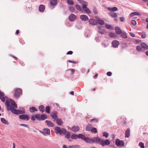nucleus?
I'll use <instances>...</instances> for the list:
<instances>
[{
  "label": "nucleus",
  "instance_id": "f257e3e1",
  "mask_svg": "<svg viewBox=\"0 0 148 148\" xmlns=\"http://www.w3.org/2000/svg\"><path fill=\"white\" fill-rule=\"evenodd\" d=\"M10 103L8 100L5 101V105L8 111L10 110L13 113L16 115L24 114L25 113V111L24 110H16L15 109V108H17L16 104L12 99H10Z\"/></svg>",
  "mask_w": 148,
  "mask_h": 148
},
{
  "label": "nucleus",
  "instance_id": "f03ea898",
  "mask_svg": "<svg viewBox=\"0 0 148 148\" xmlns=\"http://www.w3.org/2000/svg\"><path fill=\"white\" fill-rule=\"evenodd\" d=\"M95 138V142L99 143L102 146H104L105 145H108L110 144V140L108 139L104 140L98 137H96Z\"/></svg>",
  "mask_w": 148,
  "mask_h": 148
},
{
  "label": "nucleus",
  "instance_id": "7ed1b4c3",
  "mask_svg": "<svg viewBox=\"0 0 148 148\" xmlns=\"http://www.w3.org/2000/svg\"><path fill=\"white\" fill-rule=\"evenodd\" d=\"M54 130L56 134H59L61 136H63L65 134L66 132V130L65 129L63 128L61 129L60 127L58 126L55 127Z\"/></svg>",
  "mask_w": 148,
  "mask_h": 148
},
{
  "label": "nucleus",
  "instance_id": "20e7f679",
  "mask_svg": "<svg viewBox=\"0 0 148 148\" xmlns=\"http://www.w3.org/2000/svg\"><path fill=\"white\" fill-rule=\"evenodd\" d=\"M22 90L20 88H16L14 91L13 96L16 98L18 99L22 94Z\"/></svg>",
  "mask_w": 148,
  "mask_h": 148
},
{
  "label": "nucleus",
  "instance_id": "39448f33",
  "mask_svg": "<svg viewBox=\"0 0 148 148\" xmlns=\"http://www.w3.org/2000/svg\"><path fill=\"white\" fill-rule=\"evenodd\" d=\"M88 5V3H84V5L82 6V8L85 12L88 14H90L91 13L90 10L87 7Z\"/></svg>",
  "mask_w": 148,
  "mask_h": 148
},
{
  "label": "nucleus",
  "instance_id": "423d86ee",
  "mask_svg": "<svg viewBox=\"0 0 148 148\" xmlns=\"http://www.w3.org/2000/svg\"><path fill=\"white\" fill-rule=\"evenodd\" d=\"M95 137L93 139L91 138L88 137H86L85 138L84 141L87 143H92L95 142Z\"/></svg>",
  "mask_w": 148,
  "mask_h": 148
},
{
  "label": "nucleus",
  "instance_id": "0eeeda50",
  "mask_svg": "<svg viewBox=\"0 0 148 148\" xmlns=\"http://www.w3.org/2000/svg\"><path fill=\"white\" fill-rule=\"evenodd\" d=\"M115 144L117 146L122 147L124 145V143L122 140L117 139L116 140Z\"/></svg>",
  "mask_w": 148,
  "mask_h": 148
},
{
  "label": "nucleus",
  "instance_id": "6e6552de",
  "mask_svg": "<svg viewBox=\"0 0 148 148\" xmlns=\"http://www.w3.org/2000/svg\"><path fill=\"white\" fill-rule=\"evenodd\" d=\"M19 118L21 120H25L27 121L29 120V117L27 114H23L19 116Z\"/></svg>",
  "mask_w": 148,
  "mask_h": 148
},
{
  "label": "nucleus",
  "instance_id": "1a4fd4ad",
  "mask_svg": "<svg viewBox=\"0 0 148 148\" xmlns=\"http://www.w3.org/2000/svg\"><path fill=\"white\" fill-rule=\"evenodd\" d=\"M51 116L52 118L54 119V121H55L56 119H58L57 112L56 111H53L52 113L51 114Z\"/></svg>",
  "mask_w": 148,
  "mask_h": 148
},
{
  "label": "nucleus",
  "instance_id": "9d476101",
  "mask_svg": "<svg viewBox=\"0 0 148 148\" xmlns=\"http://www.w3.org/2000/svg\"><path fill=\"white\" fill-rule=\"evenodd\" d=\"M119 45V41L116 40H113L112 43V47L115 48L117 47Z\"/></svg>",
  "mask_w": 148,
  "mask_h": 148
},
{
  "label": "nucleus",
  "instance_id": "9b49d317",
  "mask_svg": "<svg viewBox=\"0 0 148 148\" xmlns=\"http://www.w3.org/2000/svg\"><path fill=\"white\" fill-rule=\"evenodd\" d=\"M76 16L73 14H71L69 17V20L71 21H73L76 19Z\"/></svg>",
  "mask_w": 148,
  "mask_h": 148
},
{
  "label": "nucleus",
  "instance_id": "f8f14e48",
  "mask_svg": "<svg viewBox=\"0 0 148 148\" xmlns=\"http://www.w3.org/2000/svg\"><path fill=\"white\" fill-rule=\"evenodd\" d=\"M98 28V32L101 34H104L106 32L105 29L103 28V27L101 26L97 27Z\"/></svg>",
  "mask_w": 148,
  "mask_h": 148
},
{
  "label": "nucleus",
  "instance_id": "ddd939ff",
  "mask_svg": "<svg viewBox=\"0 0 148 148\" xmlns=\"http://www.w3.org/2000/svg\"><path fill=\"white\" fill-rule=\"evenodd\" d=\"M89 23L92 25H95L97 24V21L94 19H90L89 20Z\"/></svg>",
  "mask_w": 148,
  "mask_h": 148
},
{
  "label": "nucleus",
  "instance_id": "4468645a",
  "mask_svg": "<svg viewBox=\"0 0 148 148\" xmlns=\"http://www.w3.org/2000/svg\"><path fill=\"white\" fill-rule=\"evenodd\" d=\"M47 125L49 127H53L54 126V124L51 121L46 120L45 121Z\"/></svg>",
  "mask_w": 148,
  "mask_h": 148
},
{
  "label": "nucleus",
  "instance_id": "2eb2a0df",
  "mask_svg": "<svg viewBox=\"0 0 148 148\" xmlns=\"http://www.w3.org/2000/svg\"><path fill=\"white\" fill-rule=\"evenodd\" d=\"M115 30L116 33L117 34H120L122 33V31L120 28L119 27H116L115 28Z\"/></svg>",
  "mask_w": 148,
  "mask_h": 148
},
{
  "label": "nucleus",
  "instance_id": "dca6fc26",
  "mask_svg": "<svg viewBox=\"0 0 148 148\" xmlns=\"http://www.w3.org/2000/svg\"><path fill=\"white\" fill-rule=\"evenodd\" d=\"M80 18L82 20L84 21H87L88 20V16L85 15H81L80 16Z\"/></svg>",
  "mask_w": 148,
  "mask_h": 148
},
{
  "label": "nucleus",
  "instance_id": "f3484780",
  "mask_svg": "<svg viewBox=\"0 0 148 148\" xmlns=\"http://www.w3.org/2000/svg\"><path fill=\"white\" fill-rule=\"evenodd\" d=\"M50 3L51 5L55 6L58 3L57 0H50Z\"/></svg>",
  "mask_w": 148,
  "mask_h": 148
},
{
  "label": "nucleus",
  "instance_id": "a211bd4d",
  "mask_svg": "<svg viewBox=\"0 0 148 148\" xmlns=\"http://www.w3.org/2000/svg\"><path fill=\"white\" fill-rule=\"evenodd\" d=\"M75 70L74 69H70L67 70L66 71V73H70V76H73V74L74 73Z\"/></svg>",
  "mask_w": 148,
  "mask_h": 148
},
{
  "label": "nucleus",
  "instance_id": "6ab92c4d",
  "mask_svg": "<svg viewBox=\"0 0 148 148\" xmlns=\"http://www.w3.org/2000/svg\"><path fill=\"white\" fill-rule=\"evenodd\" d=\"M56 123L59 126H61L63 124V121L60 118H58L56 121Z\"/></svg>",
  "mask_w": 148,
  "mask_h": 148
},
{
  "label": "nucleus",
  "instance_id": "aec40b11",
  "mask_svg": "<svg viewBox=\"0 0 148 148\" xmlns=\"http://www.w3.org/2000/svg\"><path fill=\"white\" fill-rule=\"evenodd\" d=\"M130 136V130L129 128L127 129L125 131V136L126 138H129Z\"/></svg>",
  "mask_w": 148,
  "mask_h": 148
},
{
  "label": "nucleus",
  "instance_id": "412c9836",
  "mask_svg": "<svg viewBox=\"0 0 148 148\" xmlns=\"http://www.w3.org/2000/svg\"><path fill=\"white\" fill-rule=\"evenodd\" d=\"M71 130L73 132H77L79 130V128L78 126H73L71 128Z\"/></svg>",
  "mask_w": 148,
  "mask_h": 148
},
{
  "label": "nucleus",
  "instance_id": "4be33fe9",
  "mask_svg": "<svg viewBox=\"0 0 148 148\" xmlns=\"http://www.w3.org/2000/svg\"><path fill=\"white\" fill-rule=\"evenodd\" d=\"M5 94L3 92L0 95V99L3 102H4L5 101Z\"/></svg>",
  "mask_w": 148,
  "mask_h": 148
},
{
  "label": "nucleus",
  "instance_id": "5701e85b",
  "mask_svg": "<svg viewBox=\"0 0 148 148\" xmlns=\"http://www.w3.org/2000/svg\"><path fill=\"white\" fill-rule=\"evenodd\" d=\"M39 11L41 12H43L45 10V6L44 5H41L38 8Z\"/></svg>",
  "mask_w": 148,
  "mask_h": 148
},
{
  "label": "nucleus",
  "instance_id": "b1692460",
  "mask_svg": "<svg viewBox=\"0 0 148 148\" xmlns=\"http://www.w3.org/2000/svg\"><path fill=\"white\" fill-rule=\"evenodd\" d=\"M107 9L109 11L112 12H113L114 11H116L118 10L117 8L115 7H113L112 8L108 7Z\"/></svg>",
  "mask_w": 148,
  "mask_h": 148
},
{
  "label": "nucleus",
  "instance_id": "393cba45",
  "mask_svg": "<svg viewBox=\"0 0 148 148\" xmlns=\"http://www.w3.org/2000/svg\"><path fill=\"white\" fill-rule=\"evenodd\" d=\"M121 36L122 38L124 39H126L127 38V36L126 33L124 31L122 32Z\"/></svg>",
  "mask_w": 148,
  "mask_h": 148
},
{
  "label": "nucleus",
  "instance_id": "a878e982",
  "mask_svg": "<svg viewBox=\"0 0 148 148\" xmlns=\"http://www.w3.org/2000/svg\"><path fill=\"white\" fill-rule=\"evenodd\" d=\"M140 45L143 49L144 48L147 50L148 49V45H147L144 42L141 43Z\"/></svg>",
  "mask_w": 148,
  "mask_h": 148
},
{
  "label": "nucleus",
  "instance_id": "bb28decb",
  "mask_svg": "<svg viewBox=\"0 0 148 148\" xmlns=\"http://www.w3.org/2000/svg\"><path fill=\"white\" fill-rule=\"evenodd\" d=\"M29 111L31 113L34 112L35 111H37V109L34 107H31L29 108Z\"/></svg>",
  "mask_w": 148,
  "mask_h": 148
},
{
  "label": "nucleus",
  "instance_id": "cd10ccee",
  "mask_svg": "<svg viewBox=\"0 0 148 148\" xmlns=\"http://www.w3.org/2000/svg\"><path fill=\"white\" fill-rule=\"evenodd\" d=\"M1 120L2 123L5 125H8L9 124V122L4 118H1Z\"/></svg>",
  "mask_w": 148,
  "mask_h": 148
},
{
  "label": "nucleus",
  "instance_id": "c85d7f7f",
  "mask_svg": "<svg viewBox=\"0 0 148 148\" xmlns=\"http://www.w3.org/2000/svg\"><path fill=\"white\" fill-rule=\"evenodd\" d=\"M97 23H99L100 25H103L104 24V21L103 20L101 19L100 18H98L97 19Z\"/></svg>",
  "mask_w": 148,
  "mask_h": 148
},
{
  "label": "nucleus",
  "instance_id": "c756f323",
  "mask_svg": "<svg viewBox=\"0 0 148 148\" xmlns=\"http://www.w3.org/2000/svg\"><path fill=\"white\" fill-rule=\"evenodd\" d=\"M78 138L80 139H81L82 140H84L85 138H86V137L83 134H79L78 135Z\"/></svg>",
  "mask_w": 148,
  "mask_h": 148
},
{
  "label": "nucleus",
  "instance_id": "7c9ffc66",
  "mask_svg": "<svg viewBox=\"0 0 148 148\" xmlns=\"http://www.w3.org/2000/svg\"><path fill=\"white\" fill-rule=\"evenodd\" d=\"M43 130L46 135V134L49 135L50 134V130L49 129L47 128H44L43 129Z\"/></svg>",
  "mask_w": 148,
  "mask_h": 148
},
{
  "label": "nucleus",
  "instance_id": "2f4dec72",
  "mask_svg": "<svg viewBox=\"0 0 148 148\" xmlns=\"http://www.w3.org/2000/svg\"><path fill=\"white\" fill-rule=\"evenodd\" d=\"M39 110L42 112H44L45 111V109L44 106L42 105H40L39 107Z\"/></svg>",
  "mask_w": 148,
  "mask_h": 148
},
{
  "label": "nucleus",
  "instance_id": "473e14b6",
  "mask_svg": "<svg viewBox=\"0 0 148 148\" xmlns=\"http://www.w3.org/2000/svg\"><path fill=\"white\" fill-rule=\"evenodd\" d=\"M133 15L140 16L141 14L138 12H134L131 13L130 14V16H132Z\"/></svg>",
  "mask_w": 148,
  "mask_h": 148
},
{
  "label": "nucleus",
  "instance_id": "72a5a7b5",
  "mask_svg": "<svg viewBox=\"0 0 148 148\" xmlns=\"http://www.w3.org/2000/svg\"><path fill=\"white\" fill-rule=\"evenodd\" d=\"M109 14L110 16L113 18H116L117 16V14L115 12H111Z\"/></svg>",
  "mask_w": 148,
  "mask_h": 148
},
{
  "label": "nucleus",
  "instance_id": "f704fd0d",
  "mask_svg": "<svg viewBox=\"0 0 148 148\" xmlns=\"http://www.w3.org/2000/svg\"><path fill=\"white\" fill-rule=\"evenodd\" d=\"M47 116L44 114H42L40 116V120H44L45 119H47Z\"/></svg>",
  "mask_w": 148,
  "mask_h": 148
},
{
  "label": "nucleus",
  "instance_id": "c9c22d12",
  "mask_svg": "<svg viewBox=\"0 0 148 148\" xmlns=\"http://www.w3.org/2000/svg\"><path fill=\"white\" fill-rule=\"evenodd\" d=\"M65 134V137L67 139L69 138L71 136L70 132L69 131H66V133Z\"/></svg>",
  "mask_w": 148,
  "mask_h": 148
},
{
  "label": "nucleus",
  "instance_id": "e433bc0d",
  "mask_svg": "<svg viewBox=\"0 0 148 148\" xmlns=\"http://www.w3.org/2000/svg\"><path fill=\"white\" fill-rule=\"evenodd\" d=\"M50 108L49 106H47L45 107L46 112L48 114L50 113Z\"/></svg>",
  "mask_w": 148,
  "mask_h": 148
},
{
  "label": "nucleus",
  "instance_id": "4c0bfd02",
  "mask_svg": "<svg viewBox=\"0 0 148 148\" xmlns=\"http://www.w3.org/2000/svg\"><path fill=\"white\" fill-rule=\"evenodd\" d=\"M71 137L72 139H76L78 138V135L75 134H73L71 135Z\"/></svg>",
  "mask_w": 148,
  "mask_h": 148
},
{
  "label": "nucleus",
  "instance_id": "58836bf2",
  "mask_svg": "<svg viewBox=\"0 0 148 148\" xmlns=\"http://www.w3.org/2000/svg\"><path fill=\"white\" fill-rule=\"evenodd\" d=\"M105 27L106 28L108 29H113V28L112 27V26L110 25L109 24H106L105 25Z\"/></svg>",
  "mask_w": 148,
  "mask_h": 148
},
{
  "label": "nucleus",
  "instance_id": "ea45409f",
  "mask_svg": "<svg viewBox=\"0 0 148 148\" xmlns=\"http://www.w3.org/2000/svg\"><path fill=\"white\" fill-rule=\"evenodd\" d=\"M92 126L90 124H88L86 126V130L87 131H90L91 130L90 128Z\"/></svg>",
  "mask_w": 148,
  "mask_h": 148
},
{
  "label": "nucleus",
  "instance_id": "a19ab883",
  "mask_svg": "<svg viewBox=\"0 0 148 148\" xmlns=\"http://www.w3.org/2000/svg\"><path fill=\"white\" fill-rule=\"evenodd\" d=\"M109 36L111 38H114L116 37V34L112 32H110L109 33Z\"/></svg>",
  "mask_w": 148,
  "mask_h": 148
},
{
  "label": "nucleus",
  "instance_id": "79ce46f5",
  "mask_svg": "<svg viewBox=\"0 0 148 148\" xmlns=\"http://www.w3.org/2000/svg\"><path fill=\"white\" fill-rule=\"evenodd\" d=\"M109 135V133L106 132H103V136L105 137L106 138H107Z\"/></svg>",
  "mask_w": 148,
  "mask_h": 148
},
{
  "label": "nucleus",
  "instance_id": "37998d69",
  "mask_svg": "<svg viewBox=\"0 0 148 148\" xmlns=\"http://www.w3.org/2000/svg\"><path fill=\"white\" fill-rule=\"evenodd\" d=\"M91 133H96L97 132V130L95 127H93L90 131Z\"/></svg>",
  "mask_w": 148,
  "mask_h": 148
},
{
  "label": "nucleus",
  "instance_id": "c03bdc74",
  "mask_svg": "<svg viewBox=\"0 0 148 148\" xmlns=\"http://www.w3.org/2000/svg\"><path fill=\"white\" fill-rule=\"evenodd\" d=\"M136 49L139 51H142L143 50V49L141 46H137Z\"/></svg>",
  "mask_w": 148,
  "mask_h": 148
},
{
  "label": "nucleus",
  "instance_id": "a18cd8bd",
  "mask_svg": "<svg viewBox=\"0 0 148 148\" xmlns=\"http://www.w3.org/2000/svg\"><path fill=\"white\" fill-rule=\"evenodd\" d=\"M75 7L76 8L77 10L80 11H81L82 10V8L80 5L78 4H76L75 5Z\"/></svg>",
  "mask_w": 148,
  "mask_h": 148
},
{
  "label": "nucleus",
  "instance_id": "49530a36",
  "mask_svg": "<svg viewBox=\"0 0 148 148\" xmlns=\"http://www.w3.org/2000/svg\"><path fill=\"white\" fill-rule=\"evenodd\" d=\"M80 147L77 145H74L70 146H69V148H79Z\"/></svg>",
  "mask_w": 148,
  "mask_h": 148
},
{
  "label": "nucleus",
  "instance_id": "de8ad7c7",
  "mask_svg": "<svg viewBox=\"0 0 148 148\" xmlns=\"http://www.w3.org/2000/svg\"><path fill=\"white\" fill-rule=\"evenodd\" d=\"M69 10L70 11L72 12H74L75 10L74 8L72 6H69Z\"/></svg>",
  "mask_w": 148,
  "mask_h": 148
},
{
  "label": "nucleus",
  "instance_id": "09e8293b",
  "mask_svg": "<svg viewBox=\"0 0 148 148\" xmlns=\"http://www.w3.org/2000/svg\"><path fill=\"white\" fill-rule=\"evenodd\" d=\"M77 1L82 6L84 5V3H87V2L84 1L83 0H77Z\"/></svg>",
  "mask_w": 148,
  "mask_h": 148
},
{
  "label": "nucleus",
  "instance_id": "8fccbe9b",
  "mask_svg": "<svg viewBox=\"0 0 148 148\" xmlns=\"http://www.w3.org/2000/svg\"><path fill=\"white\" fill-rule=\"evenodd\" d=\"M67 2L69 5H73L74 4L73 1L72 0H68Z\"/></svg>",
  "mask_w": 148,
  "mask_h": 148
},
{
  "label": "nucleus",
  "instance_id": "3c124183",
  "mask_svg": "<svg viewBox=\"0 0 148 148\" xmlns=\"http://www.w3.org/2000/svg\"><path fill=\"white\" fill-rule=\"evenodd\" d=\"M139 146L141 148H144L145 147L144 145V144L142 142H140L139 143Z\"/></svg>",
  "mask_w": 148,
  "mask_h": 148
},
{
  "label": "nucleus",
  "instance_id": "603ef678",
  "mask_svg": "<svg viewBox=\"0 0 148 148\" xmlns=\"http://www.w3.org/2000/svg\"><path fill=\"white\" fill-rule=\"evenodd\" d=\"M35 117L37 119L40 121V116L39 114H38L35 115Z\"/></svg>",
  "mask_w": 148,
  "mask_h": 148
},
{
  "label": "nucleus",
  "instance_id": "864d4df0",
  "mask_svg": "<svg viewBox=\"0 0 148 148\" xmlns=\"http://www.w3.org/2000/svg\"><path fill=\"white\" fill-rule=\"evenodd\" d=\"M146 34L145 32H143L142 33V35H141V37L143 38H146Z\"/></svg>",
  "mask_w": 148,
  "mask_h": 148
},
{
  "label": "nucleus",
  "instance_id": "5fc2aeb1",
  "mask_svg": "<svg viewBox=\"0 0 148 148\" xmlns=\"http://www.w3.org/2000/svg\"><path fill=\"white\" fill-rule=\"evenodd\" d=\"M21 126H23L24 127H27L28 128H29V126L25 124H21L20 125Z\"/></svg>",
  "mask_w": 148,
  "mask_h": 148
},
{
  "label": "nucleus",
  "instance_id": "6e6d98bb",
  "mask_svg": "<svg viewBox=\"0 0 148 148\" xmlns=\"http://www.w3.org/2000/svg\"><path fill=\"white\" fill-rule=\"evenodd\" d=\"M131 23L133 25H136V21L134 20H132L131 21Z\"/></svg>",
  "mask_w": 148,
  "mask_h": 148
},
{
  "label": "nucleus",
  "instance_id": "4d7b16f0",
  "mask_svg": "<svg viewBox=\"0 0 148 148\" xmlns=\"http://www.w3.org/2000/svg\"><path fill=\"white\" fill-rule=\"evenodd\" d=\"M102 45L103 47H107L108 46V44H106L105 43H103L102 44Z\"/></svg>",
  "mask_w": 148,
  "mask_h": 148
},
{
  "label": "nucleus",
  "instance_id": "13d9d810",
  "mask_svg": "<svg viewBox=\"0 0 148 148\" xmlns=\"http://www.w3.org/2000/svg\"><path fill=\"white\" fill-rule=\"evenodd\" d=\"M107 75L108 76H110L112 75V73L111 72H110V71L108 72L107 73Z\"/></svg>",
  "mask_w": 148,
  "mask_h": 148
},
{
  "label": "nucleus",
  "instance_id": "bf43d9fd",
  "mask_svg": "<svg viewBox=\"0 0 148 148\" xmlns=\"http://www.w3.org/2000/svg\"><path fill=\"white\" fill-rule=\"evenodd\" d=\"M73 52L72 51H68L66 54L67 55H71L73 53Z\"/></svg>",
  "mask_w": 148,
  "mask_h": 148
},
{
  "label": "nucleus",
  "instance_id": "052dcab7",
  "mask_svg": "<svg viewBox=\"0 0 148 148\" xmlns=\"http://www.w3.org/2000/svg\"><path fill=\"white\" fill-rule=\"evenodd\" d=\"M91 121H94L95 123H96L98 121V120L97 119H92L91 120Z\"/></svg>",
  "mask_w": 148,
  "mask_h": 148
},
{
  "label": "nucleus",
  "instance_id": "680f3d73",
  "mask_svg": "<svg viewBox=\"0 0 148 148\" xmlns=\"http://www.w3.org/2000/svg\"><path fill=\"white\" fill-rule=\"evenodd\" d=\"M125 18L123 17H121L120 18V20L121 22H123Z\"/></svg>",
  "mask_w": 148,
  "mask_h": 148
},
{
  "label": "nucleus",
  "instance_id": "e2e57ef3",
  "mask_svg": "<svg viewBox=\"0 0 148 148\" xmlns=\"http://www.w3.org/2000/svg\"><path fill=\"white\" fill-rule=\"evenodd\" d=\"M68 62H71L72 63L74 64H77V62L75 61H72L71 60H69L68 61Z\"/></svg>",
  "mask_w": 148,
  "mask_h": 148
},
{
  "label": "nucleus",
  "instance_id": "0e129e2a",
  "mask_svg": "<svg viewBox=\"0 0 148 148\" xmlns=\"http://www.w3.org/2000/svg\"><path fill=\"white\" fill-rule=\"evenodd\" d=\"M35 119H36V118H35V116H32L31 117V119L33 121H34L35 120Z\"/></svg>",
  "mask_w": 148,
  "mask_h": 148
},
{
  "label": "nucleus",
  "instance_id": "69168bd1",
  "mask_svg": "<svg viewBox=\"0 0 148 148\" xmlns=\"http://www.w3.org/2000/svg\"><path fill=\"white\" fill-rule=\"evenodd\" d=\"M130 35L132 37H135V35L133 33H130Z\"/></svg>",
  "mask_w": 148,
  "mask_h": 148
},
{
  "label": "nucleus",
  "instance_id": "338daca9",
  "mask_svg": "<svg viewBox=\"0 0 148 148\" xmlns=\"http://www.w3.org/2000/svg\"><path fill=\"white\" fill-rule=\"evenodd\" d=\"M98 75L97 73L95 74V75L93 76V78L94 79H96L97 78V76H98Z\"/></svg>",
  "mask_w": 148,
  "mask_h": 148
},
{
  "label": "nucleus",
  "instance_id": "774afa93",
  "mask_svg": "<svg viewBox=\"0 0 148 148\" xmlns=\"http://www.w3.org/2000/svg\"><path fill=\"white\" fill-rule=\"evenodd\" d=\"M40 133H41L42 134H43L44 136H46V134L44 132V131L43 132H42V131H40Z\"/></svg>",
  "mask_w": 148,
  "mask_h": 148
}]
</instances>
